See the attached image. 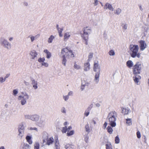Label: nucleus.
<instances>
[{
    "label": "nucleus",
    "mask_w": 149,
    "mask_h": 149,
    "mask_svg": "<svg viewBox=\"0 0 149 149\" xmlns=\"http://www.w3.org/2000/svg\"><path fill=\"white\" fill-rule=\"evenodd\" d=\"M117 117V113L115 111H111L108 113L107 118V121L112 127H115L116 125V121Z\"/></svg>",
    "instance_id": "nucleus-1"
},
{
    "label": "nucleus",
    "mask_w": 149,
    "mask_h": 149,
    "mask_svg": "<svg viewBox=\"0 0 149 149\" xmlns=\"http://www.w3.org/2000/svg\"><path fill=\"white\" fill-rule=\"evenodd\" d=\"M130 54L132 57H140L141 54L139 52V47L137 45H131L129 47Z\"/></svg>",
    "instance_id": "nucleus-2"
},
{
    "label": "nucleus",
    "mask_w": 149,
    "mask_h": 149,
    "mask_svg": "<svg viewBox=\"0 0 149 149\" xmlns=\"http://www.w3.org/2000/svg\"><path fill=\"white\" fill-rule=\"evenodd\" d=\"M60 56V57H64L67 58L73 57L74 56L72 51L67 48H64L61 50Z\"/></svg>",
    "instance_id": "nucleus-3"
},
{
    "label": "nucleus",
    "mask_w": 149,
    "mask_h": 149,
    "mask_svg": "<svg viewBox=\"0 0 149 149\" xmlns=\"http://www.w3.org/2000/svg\"><path fill=\"white\" fill-rule=\"evenodd\" d=\"M0 43L1 45L7 50L9 49L11 45L8 41L4 37H1L0 39Z\"/></svg>",
    "instance_id": "nucleus-4"
},
{
    "label": "nucleus",
    "mask_w": 149,
    "mask_h": 149,
    "mask_svg": "<svg viewBox=\"0 0 149 149\" xmlns=\"http://www.w3.org/2000/svg\"><path fill=\"white\" fill-rule=\"evenodd\" d=\"M29 98V96L26 94H22L19 96L18 99L20 100V102L22 105H24L26 103V100Z\"/></svg>",
    "instance_id": "nucleus-5"
},
{
    "label": "nucleus",
    "mask_w": 149,
    "mask_h": 149,
    "mask_svg": "<svg viewBox=\"0 0 149 149\" xmlns=\"http://www.w3.org/2000/svg\"><path fill=\"white\" fill-rule=\"evenodd\" d=\"M39 120L36 123V125L40 127H44L46 124V117L42 116L39 118Z\"/></svg>",
    "instance_id": "nucleus-6"
},
{
    "label": "nucleus",
    "mask_w": 149,
    "mask_h": 149,
    "mask_svg": "<svg viewBox=\"0 0 149 149\" xmlns=\"http://www.w3.org/2000/svg\"><path fill=\"white\" fill-rule=\"evenodd\" d=\"M92 30L91 28L89 26H87L83 29V37L87 36L88 37V34L91 33Z\"/></svg>",
    "instance_id": "nucleus-7"
},
{
    "label": "nucleus",
    "mask_w": 149,
    "mask_h": 149,
    "mask_svg": "<svg viewBox=\"0 0 149 149\" xmlns=\"http://www.w3.org/2000/svg\"><path fill=\"white\" fill-rule=\"evenodd\" d=\"M141 68V65L139 63H137L134 66L133 72L134 74L140 73Z\"/></svg>",
    "instance_id": "nucleus-8"
},
{
    "label": "nucleus",
    "mask_w": 149,
    "mask_h": 149,
    "mask_svg": "<svg viewBox=\"0 0 149 149\" xmlns=\"http://www.w3.org/2000/svg\"><path fill=\"white\" fill-rule=\"evenodd\" d=\"M91 83V81L87 80H83L81 81V90H83L85 86H89Z\"/></svg>",
    "instance_id": "nucleus-9"
},
{
    "label": "nucleus",
    "mask_w": 149,
    "mask_h": 149,
    "mask_svg": "<svg viewBox=\"0 0 149 149\" xmlns=\"http://www.w3.org/2000/svg\"><path fill=\"white\" fill-rule=\"evenodd\" d=\"M29 55L31 59H34L38 55L37 52L35 50H33L29 52Z\"/></svg>",
    "instance_id": "nucleus-10"
},
{
    "label": "nucleus",
    "mask_w": 149,
    "mask_h": 149,
    "mask_svg": "<svg viewBox=\"0 0 149 149\" xmlns=\"http://www.w3.org/2000/svg\"><path fill=\"white\" fill-rule=\"evenodd\" d=\"M93 69L94 71L100 73V67L98 63H95L93 65Z\"/></svg>",
    "instance_id": "nucleus-11"
},
{
    "label": "nucleus",
    "mask_w": 149,
    "mask_h": 149,
    "mask_svg": "<svg viewBox=\"0 0 149 149\" xmlns=\"http://www.w3.org/2000/svg\"><path fill=\"white\" fill-rule=\"evenodd\" d=\"M140 50L141 51L144 50L146 47V45L145 41L141 40L140 41Z\"/></svg>",
    "instance_id": "nucleus-12"
},
{
    "label": "nucleus",
    "mask_w": 149,
    "mask_h": 149,
    "mask_svg": "<svg viewBox=\"0 0 149 149\" xmlns=\"http://www.w3.org/2000/svg\"><path fill=\"white\" fill-rule=\"evenodd\" d=\"M104 8V9H107L108 8L109 10L111 11H113L114 10L111 5L108 3H107L105 4Z\"/></svg>",
    "instance_id": "nucleus-13"
},
{
    "label": "nucleus",
    "mask_w": 149,
    "mask_h": 149,
    "mask_svg": "<svg viewBox=\"0 0 149 149\" xmlns=\"http://www.w3.org/2000/svg\"><path fill=\"white\" fill-rule=\"evenodd\" d=\"M40 118L39 116L37 114H34L31 115V120L33 121L37 122Z\"/></svg>",
    "instance_id": "nucleus-14"
},
{
    "label": "nucleus",
    "mask_w": 149,
    "mask_h": 149,
    "mask_svg": "<svg viewBox=\"0 0 149 149\" xmlns=\"http://www.w3.org/2000/svg\"><path fill=\"white\" fill-rule=\"evenodd\" d=\"M100 73L99 72H96L95 74L94 81L96 84H97L99 80Z\"/></svg>",
    "instance_id": "nucleus-15"
},
{
    "label": "nucleus",
    "mask_w": 149,
    "mask_h": 149,
    "mask_svg": "<svg viewBox=\"0 0 149 149\" xmlns=\"http://www.w3.org/2000/svg\"><path fill=\"white\" fill-rule=\"evenodd\" d=\"M54 149H60V145L57 138L55 140Z\"/></svg>",
    "instance_id": "nucleus-16"
},
{
    "label": "nucleus",
    "mask_w": 149,
    "mask_h": 149,
    "mask_svg": "<svg viewBox=\"0 0 149 149\" xmlns=\"http://www.w3.org/2000/svg\"><path fill=\"white\" fill-rule=\"evenodd\" d=\"M71 36V33L69 32H67L65 33L64 35V40L66 41Z\"/></svg>",
    "instance_id": "nucleus-17"
},
{
    "label": "nucleus",
    "mask_w": 149,
    "mask_h": 149,
    "mask_svg": "<svg viewBox=\"0 0 149 149\" xmlns=\"http://www.w3.org/2000/svg\"><path fill=\"white\" fill-rule=\"evenodd\" d=\"M90 64L88 62L84 64V70L85 72H87L90 69Z\"/></svg>",
    "instance_id": "nucleus-18"
},
{
    "label": "nucleus",
    "mask_w": 149,
    "mask_h": 149,
    "mask_svg": "<svg viewBox=\"0 0 149 149\" xmlns=\"http://www.w3.org/2000/svg\"><path fill=\"white\" fill-rule=\"evenodd\" d=\"M43 52L46 55V58L48 59H49L52 56L51 53L47 49H45L44 50Z\"/></svg>",
    "instance_id": "nucleus-19"
},
{
    "label": "nucleus",
    "mask_w": 149,
    "mask_h": 149,
    "mask_svg": "<svg viewBox=\"0 0 149 149\" xmlns=\"http://www.w3.org/2000/svg\"><path fill=\"white\" fill-rule=\"evenodd\" d=\"M54 142V139L52 137L47 138V144L49 145L52 144Z\"/></svg>",
    "instance_id": "nucleus-20"
},
{
    "label": "nucleus",
    "mask_w": 149,
    "mask_h": 149,
    "mask_svg": "<svg viewBox=\"0 0 149 149\" xmlns=\"http://www.w3.org/2000/svg\"><path fill=\"white\" fill-rule=\"evenodd\" d=\"M122 112L124 114H127L129 112H130V109L128 108H122Z\"/></svg>",
    "instance_id": "nucleus-21"
},
{
    "label": "nucleus",
    "mask_w": 149,
    "mask_h": 149,
    "mask_svg": "<svg viewBox=\"0 0 149 149\" xmlns=\"http://www.w3.org/2000/svg\"><path fill=\"white\" fill-rule=\"evenodd\" d=\"M32 85L33 88L34 89H36L38 88V82L37 81L33 80L32 81Z\"/></svg>",
    "instance_id": "nucleus-22"
},
{
    "label": "nucleus",
    "mask_w": 149,
    "mask_h": 149,
    "mask_svg": "<svg viewBox=\"0 0 149 149\" xmlns=\"http://www.w3.org/2000/svg\"><path fill=\"white\" fill-rule=\"evenodd\" d=\"M18 132L19 134L18 135L19 136V137L21 139L24 135V130H18Z\"/></svg>",
    "instance_id": "nucleus-23"
},
{
    "label": "nucleus",
    "mask_w": 149,
    "mask_h": 149,
    "mask_svg": "<svg viewBox=\"0 0 149 149\" xmlns=\"http://www.w3.org/2000/svg\"><path fill=\"white\" fill-rule=\"evenodd\" d=\"M54 38L55 37L54 36H50L48 39V42L49 43H52V42L53 40L54 39Z\"/></svg>",
    "instance_id": "nucleus-24"
},
{
    "label": "nucleus",
    "mask_w": 149,
    "mask_h": 149,
    "mask_svg": "<svg viewBox=\"0 0 149 149\" xmlns=\"http://www.w3.org/2000/svg\"><path fill=\"white\" fill-rule=\"evenodd\" d=\"M73 67L74 69L77 70H81L82 69V68L80 65L76 64V63H74Z\"/></svg>",
    "instance_id": "nucleus-25"
},
{
    "label": "nucleus",
    "mask_w": 149,
    "mask_h": 149,
    "mask_svg": "<svg viewBox=\"0 0 149 149\" xmlns=\"http://www.w3.org/2000/svg\"><path fill=\"white\" fill-rule=\"evenodd\" d=\"M112 127L110 126H108L107 128V132L109 134H112L113 131V129L111 127Z\"/></svg>",
    "instance_id": "nucleus-26"
},
{
    "label": "nucleus",
    "mask_w": 149,
    "mask_h": 149,
    "mask_svg": "<svg viewBox=\"0 0 149 149\" xmlns=\"http://www.w3.org/2000/svg\"><path fill=\"white\" fill-rule=\"evenodd\" d=\"M127 66L129 68L132 67L133 66V62L131 61H128L126 63Z\"/></svg>",
    "instance_id": "nucleus-27"
},
{
    "label": "nucleus",
    "mask_w": 149,
    "mask_h": 149,
    "mask_svg": "<svg viewBox=\"0 0 149 149\" xmlns=\"http://www.w3.org/2000/svg\"><path fill=\"white\" fill-rule=\"evenodd\" d=\"M31 137L29 136H27L26 137V139L29 144H31L32 143V141L31 140Z\"/></svg>",
    "instance_id": "nucleus-28"
},
{
    "label": "nucleus",
    "mask_w": 149,
    "mask_h": 149,
    "mask_svg": "<svg viewBox=\"0 0 149 149\" xmlns=\"http://www.w3.org/2000/svg\"><path fill=\"white\" fill-rule=\"evenodd\" d=\"M70 95V94H65L63 95V98L64 100L66 101L69 98V96Z\"/></svg>",
    "instance_id": "nucleus-29"
},
{
    "label": "nucleus",
    "mask_w": 149,
    "mask_h": 149,
    "mask_svg": "<svg viewBox=\"0 0 149 149\" xmlns=\"http://www.w3.org/2000/svg\"><path fill=\"white\" fill-rule=\"evenodd\" d=\"M121 26L123 30H126L127 29V24L125 23H122L121 24Z\"/></svg>",
    "instance_id": "nucleus-30"
},
{
    "label": "nucleus",
    "mask_w": 149,
    "mask_h": 149,
    "mask_svg": "<svg viewBox=\"0 0 149 149\" xmlns=\"http://www.w3.org/2000/svg\"><path fill=\"white\" fill-rule=\"evenodd\" d=\"M34 149H39L40 147V144L37 142H35L34 145Z\"/></svg>",
    "instance_id": "nucleus-31"
},
{
    "label": "nucleus",
    "mask_w": 149,
    "mask_h": 149,
    "mask_svg": "<svg viewBox=\"0 0 149 149\" xmlns=\"http://www.w3.org/2000/svg\"><path fill=\"white\" fill-rule=\"evenodd\" d=\"M85 129L86 131L88 133L90 132V129L89 128V125L88 124H86L85 126Z\"/></svg>",
    "instance_id": "nucleus-32"
},
{
    "label": "nucleus",
    "mask_w": 149,
    "mask_h": 149,
    "mask_svg": "<svg viewBox=\"0 0 149 149\" xmlns=\"http://www.w3.org/2000/svg\"><path fill=\"white\" fill-rule=\"evenodd\" d=\"M121 11L122 10L121 9L119 8H118L115 10L114 13L115 14L118 15L120 14Z\"/></svg>",
    "instance_id": "nucleus-33"
},
{
    "label": "nucleus",
    "mask_w": 149,
    "mask_h": 149,
    "mask_svg": "<svg viewBox=\"0 0 149 149\" xmlns=\"http://www.w3.org/2000/svg\"><path fill=\"white\" fill-rule=\"evenodd\" d=\"M126 123L128 125H131L132 124V119L130 118H128L126 119Z\"/></svg>",
    "instance_id": "nucleus-34"
},
{
    "label": "nucleus",
    "mask_w": 149,
    "mask_h": 149,
    "mask_svg": "<svg viewBox=\"0 0 149 149\" xmlns=\"http://www.w3.org/2000/svg\"><path fill=\"white\" fill-rule=\"evenodd\" d=\"M65 148L66 149H74V146H70L69 144H67L65 146Z\"/></svg>",
    "instance_id": "nucleus-35"
},
{
    "label": "nucleus",
    "mask_w": 149,
    "mask_h": 149,
    "mask_svg": "<svg viewBox=\"0 0 149 149\" xmlns=\"http://www.w3.org/2000/svg\"><path fill=\"white\" fill-rule=\"evenodd\" d=\"M18 130H24V127L23 124L20 125L18 127Z\"/></svg>",
    "instance_id": "nucleus-36"
},
{
    "label": "nucleus",
    "mask_w": 149,
    "mask_h": 149,
    "mask_svg": "<svg viewBox=\"0 0 149 149\" xmlns=\"http://www.w3.org/2000/svg\"><path fill=\"white\" fill-rule=\"evenodd\" d=\"M83 38L84 40L85 44L86 45H88V37L87 36L83 37Z\"/></svg>",
    "instance_id": "nucleus-37"
},
{
    "label": "nucleus",
    "mask_w": 149,
    "mask_h": 149,
    "mask_svg": "<svg viewBox=\"0 0 149 149\" xmlns=\"http://www.w3.org/2000/svg\"><path fill=\"white\" fill-rule=\"evenodd\" d=\"M74 133V130H72V131H68L67 133V136H70L73 134Z\"/></svg>",
    "instance_id": "nucleus-38"
},
{
    "label": "nucleus",
    "mask_w": 149,
    "mask_h": 149,
    "mask_svg": "<svg viewBox=\"0 0 149 149\" xmlns=\"http://www.w3.org/2000/svg\"><path fill=\"white\" fill-rule=\"evenodd\" d=\"M109 54L110 56H113L115 55V53L113 50H110L109 52Z\"/></svg>",
    "instance_id": "nucleus-39"
},
{
    "label": "nucleus",
    "mask_w": 149,
    "mask_h": 149,
    "mask_svg": "<svg viewBox=\"0 0 149 149\" xmlns=\"http://www.w3.org/2000/svg\"><path fill=\"white\" fill-rule=\"evenodd\" d=\"M24 118L26 119H30L31 120V115L26 114L24 116Z\"/></svg>",
    "instance_id": "nucleus-40"
},
{
    "label": "nucleus",
    "mask_w": 149,
    "mask_h": 149,
    "mask_svg": "<svg viewBox=\"0 0 149 149\" xmlns=\"http://www.w3.org/2000/svg\"><path fill=\"white\" fill-rule=\"evenodd\" d=\"M106 149H112V145L110 144H106Z\"/></svg>",
    "instance_id": "nucleus-41"
},
{
    "label": "nucleus",
    "mask_w": 149,
    "mask_h": 149,
    "mask_svg": "<svg viewBox=\"0 0 149 149\" xmlns=\"http://www.w3.org/2000/svg\"><path fill=\"white\" fill-rule=\"evenodd\" d=\"M140 78H138L136 76L135 77L134 79V81L135 82L137 83V84H139V80L140 79Z\"/></svg>",
    "instance_id": "nucleus-42"
},
{
    "label": "nucleus",
    "mask_w": 149,
    "mask_h": 149,
    "mask_svg": "<svg viewBox=\"0 0 149 149\" xmlns=\"http://www.w3.org/2000/svg\"><path fill=\"white\" fill-rule=\"evenodd\" d=\"M115 142L116 143L118 144L119 143L120 139L118 136L116 137L115 138Z\"/></svg>",
    "instance_id": "nucleus-43"
},
{
    "label": "nucleus",
    "mask_w": 149,
    "mask_h": 149,
    "mask_svg": "<svg viewBox=\"0 0 149 149\" xmlns=\"http://www.w3.org/2000/svg\"><path fill=\"white\" fill-rule=\"evenodd\" d=\"M99 1L98 0H94V2L93 3V4L94 6H96L99 4Z\"/></svg>",
    "instance_id": "nucleus-44"
},
{
    "label": "nucleus",
    "mask_w": 149,
    "mask_h": 149,
    "mask_svg": "<svg viewBox=\"0 0 149 149\" xmlns=\"http://www.w3.org/2000/svg\"><path fill=\"white\" fill-rule=\"evenodd\" d=\"M93 54L92 53H90L88 56V61L91 60L93 56Z\"/></svg>",
    "instance_id": "nucleus-45"
},
{
    "label": "nucleus",
    "mask_w": 149,
    "mask_h": 149,
    "mask_svg": "<svg viewBox=\"0 0 149 149\" xmlns=\"http://www.w3.org/2000/svg\"><path fill=\"white\" fill-rule=\"evenodd\" d=\"M29 38L31 40V42H33V41L35 40L34 38V36L32 35H29Z\"/></svg>",
    "instance_id": "nucleus-46"
},
{
    "label": "nucleus",
    "mask_w": 149,
    "mask_h": 149,
    "mask_svg": "<svg viewBox=\"0 0 149 149\" xmlns=\"http://www.w3.org/2000/svg\"><path fill=\"white\" fill-rule=\"evenodd\" d=\"M62 57L63 58V60H62V64L64 65H65V63L66 61V60L65 58H66L65 57Z\"/></svg>",
    "instance_id": "nucleus-47"
},
{
    "label": "nucleus",
    "mask_w": 149,
    "mask_h": 149,
    "mask_svg": "<svg viewBox=\"0 0 149 149\" xmlns=\"http://www.w3.org/2000/svg\"><path fill=\"white\" fill-rule=\"evenodd\" d=\"M45 59L44 57L42 58H40L38 60V61L39 62H42L43 63L44 62V61H45Z\"/></svg>",
    "instance_id": "nucleus-48"
},
{
    "label": "nucleus",
    "mask_w": 149,
    "mask_h": 149,
    "mask_svg": "<svg viewBox=\"0 0 149 149\" xmlns=\"http://www.w3.org/2000/svg\"><path fill=\"white\" fill-rule=\"evenodd\" d=\"M61 112L64 114L66 113V110L65 107H63L61 108Z\"/></svg>",
    "instance_id": "nucleus-49"
},
{
    "label": "nucleus",
    "mask_w": 149,
    "mask_h": 149,
    "mask_svg": "<svg viewBox=\"0 0 149 149\" xmlns=\"http://www.w3.org/2000/svg\"><path fill=\"white\" fill-rule=\"evenodd\" d=\"M6 79L5 78H3V77L1 76L0 77V82L2 83L5 82L6 81Z\"/></svg>",
    "instance_id": "nucleus-50"
},
{
    "label": "nucleus",
    "mask_w": 149,
    "mask_h": 149,
    "mask_svg": "<svg viewBox=\"0 0 149 149\" xmlns=\"http://www.w3.org/2000/svg\"><path fill=\"white\" fill-rule=\"evenodd\" d=\"M41 64L42 66H44L45 67H47L49 66L48 63H47L45 62H44L42 63Z\"/></svg>",
    "instance_id": "nucleus-51"
},
{
    "label": "nucleus",
    "mask_w": 149,
    "mask_h": 149,
    "mask_svg": "<svg viewBox=\"0 0 149 149\" xmlns=\"http://www.w3.org/2000/svg\"><path fill=\"white\" fill-rule=\"evenodd\" d=\"M28 129L29 130H35L36 131H38V130L37 129V128L36 127H30V128H28Z\"/></svg>",
    "instance_id": "nucleus-52"
},
{
    "label": "nucleus",
    "mask_w": 149,
    "mask_h": 149,
    "mask_svg": "<svg viewBox=\"0 0 149 149\" xmlns=\"http://www.w3.org/2000/svg\"><path fill=\"white\" fill-rule=\"evenodd\" d=\"M62 132H63L65 133L67 131V128L66 127H65L63 128L62 129Z\"/></svg>",
    "instance_id": "nucleus-53"
},
{
    "label": "nucleus",
    "mask_w": 149,
    "mask_h": 149,
    "mask_svg": "<svg viewBox=\"0 0 149 149\" xmlns=\"http://www.w3.org/2000/svg\"><path fill=\"white\" fill-rule=\"evenodd\" d=\"M137 137L138 138H141L140 133L139 131H138L136 133Z\"/></svg>",
    "instance_id": "nucleus-54"
},
{
    "label": "nucleus",
    "mask_w": 149,
    "mask_h": 149,
    "mask_svg": "<svg viewBox=\"0 0 149 149\" xmlns=\"http://www.w3.org/2000/svg\"><path fill=\"white\" fill-rule=\"evenodd\" d=\"M107 124H108V123L107 122H105V123L104 124L103 127H102L104 129H105L106 128V127L107 126Z\"/></svg>",
    "instance_id": "nucleus-55"
},
{
    "label": "nucleus",
    "mask_w": 149,
    "mask_h": 149,
    "mask_svg": "<svg viewBox=\"0 0 149 149\" xmlns=\"http://www.w3.org/2000/svg\"><path fill=\"white\" fill-rule=\"evenodd\" d=\"M57 30L58 31V33H62L63 29H62L60 28L59 29H58Z\"/></svg>",
    "instance_id": "nucleus-56"
},
{
    "label": "nucleus",
    "mask_w": 149,
    "mask_h": 149,
    "mask_svg": "<svg viewBox=\"0 0 149 149\" xmlns=\"http://www.w3.org/2000/svg\"><path fill=\"white\" fill-rule=\"evenodd\" d=\"M90 121H91V124L93 123V124L94 125L96 124V121L95 120H91Z\"/></svg>",
    "instance_id": "nucleus-57"
},
{
    "label": "nucleus",
    "mask_w": 149,
    "mask_h": 149,
    "mask_svg": "<svg viewBox=\"0 0 149 149\" xmlns=\"http://www.w3.org/2000/svg\"><path fill=\"white\" fill-rule=\"evenodd\" d=\"M10 75V73L7 74L5 77H4L6 79L7 78H8L9 77Z\"/></svg>",
    "instance_id": "nucleus-58"
},
{
    "label": "nucleus",
    "mask_w": 149,
    "mask_h": 149,
    "mask_svg": "<svg viewBox=\"0 0 149 149\" xmlns=\"http://www.w3.org/2000/svg\"><path fill=\"white\" fill-rule=\"evenodd\" d=\"M18 89H16L13 90V93H17L18 92Z\"/></svg>",
    "instance_id": "nucleus-59"
},
{
    "label": "nucleus",
    "mask_w": 149,
    "mask_h": 149,
    "mask_svg": "<svg viewBox=\"0 0 149 149\" xmlns=\"http://www.w3.org/2000/svg\"><path fill=\"white\" fill-rule=\"evenodd\" d=\"M23 5L24 6H27L28 5V3L26 2H24L23 3Z\"/></svg>",
    "instance_id": "nucleus-60"
},
{
    "label": "nucleus",
    "mask_w": 149,
    "mask_h": 149,
    "mask_svg": "<svg viewBox=\"0 0 149 149\" xmlns=\"http://www.w3.org/2000/svg\"><path fill=\"white\" fill-rule=\"evenodd\" d=\"M40 34H38L36 35L35 36H34V38L35 40L37 39L38 38H39L40 36Z\"/></svg>",
    "instance_id": "nucleus-61"
},
{
    "label": "nucleus",
    "mask_w": 149,
    "mask_h": 149,
    "mask_svg": "<svg viewBox=\"0 0 149 149\" xmlns=\"http://www.w3.org/2000/svg\"><path fill=\"white\" fill-rule=\"evenodd\" d=\"M7 113V111H4L2 112V114H3L4 115H6Z\"/></svg>",
    "instance_id": "nucleus-62"
},
{
    "label": "nucleus",
    "mask_w": 149,
    "mask_h": 149,
    "mask_svg": "<svg viewBox=\"0 0 149 149\" xmlns=\"http://www.w3.org/2000/svg\"><path fill=\"white\" fill-rule=\"evenodd\" d=\"M88 136H86L85 138V141L87 143L88 141Z\"/></svg>",
    "instance_id": "nucleus-63"
},
{
    "label": "nucleus",
    "mask_w": 149,
    "mask_h": 149,
    "mask_svg": "<svg viewBox=\"0 0 149 149\" xmlns=\"http://www.w3.org/2000/svg\"><path fill=\"white\" fill-rule=\"evenodd\" d=\"M13 39V37H10L9 38L8 40L10 41H12Z\"/></svg>",
    "instance_id": "nucleus-64"
}]
</instances>
